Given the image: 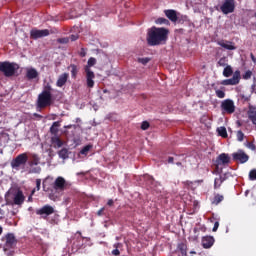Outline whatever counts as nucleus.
I'll return each instance as SVG.
<instances>
[{
  "label": "nucleus",
  "instance_id": "nucleus-1",
  "mask_svg": "<svg viewBox=\"0 0 256 256\" xmlns=\"http://www.w3.org/2000/svg\"><path fill=\"white\" fill-rule=\"evenodd\" d=\"M169 37V30L164 27L153 26L148 30L147 43L150 47H157L158 45H166Z\"/></svg>",
  "mask_w": 256,
  "mask_h": 256
},
{
  "label": "nucleus",
  "instance_id": "nucleus-2",
  "mask_svg": "<svg viewBox=\"0 0 256 256\" xmlns=\"http://www.w3.org/2000/svg\"><path fill=\"white\" fill-rule=\"evenodd\" d=\"M52 88L48 84L45 89L42 91L41 94L38 96V108L45 109L49 106H51L52 103V94H51Z\"/></svg>",
  "mask_w": 256,
  "mask_h": 256
},
{
  "label": "nucleus",
  "instance_id": "nucleus-3",
  "mask_svg": "<svg viewBox=\"0 0 256 256\" xmlns=\"http://www.w3.org/2000/svg\"><path fill=\"white\" fill-rule=\"evenodd\" d=\"M28 160H29V157H28L27 153H21V154L17 155L16 158H14L11 161V167H12V169L18 171L19 169L25 167Z\"/></svg>",
  "mask_w": 256,
  "mask_h": 256
},
{
  "label": "nucleus",
  "instance_id": "nucleus-4",
  "mask_svg": "<svg viewBox=\"0 0 256 256\" xmlns=\"http://www.w3.org/2000/svg\"><path fill=\"white\" fill-rule=\"evenodd\" d=\"M220 109L222 110V113L232 115L235 113L236 107L233 100L226 99L222 101V104H220Z\"/></svg>",
  "mask_w": 256,
  "mask_h": 256
},
{
  "label": "nucleus",
  "instance_id": "nucleus-5",
  "mask_svg": "<svg viewBox=\"0 0 256 256\" xmlns=\"http://www.w3.org/2000/svg\"><path fill=\"white\" fill-rule=\"evenodd\" d=\"M68 188V182L64 177L58 176L53 183V189L56 193L64 192Z\"/></svg>",
  "mask_w": 256,
  "mask_h": 256
},
{
  "label": "nucleus",
  "instance_id": "nucleus-6",
  "mask_svg": "<svg viewBox=\"0 0 256 256\" xmlns=\"http://www.w3.org/2000/svg\"><path fill=\"white\" fill-rule=\"evenodd\" d=\"M5 244L3 246L4 251H9L14 249L17 245V239L13 233H8L4 237Z\"/></svg>",
  "mask_w": 256,
  "mask_h": 256
},
{
  "label": "nucleus",
  "instance_id": "nucleus-7",
  "mask_svg": "<svg viewBox=\"0 0 256 256\" xmlns=\"http://www.w3.org/2000/svg\"><path fill=\"white\" fill-rule=\"evenodd\" d=\"M232 160L239 164H245L249 161V155L239 149L237 152L232 153Z\"/></svg>",
  "mask_w": 256,
  "mask_h": 256
},
{
  "label": "nucleus",
  "instance_id": "nucleus-8",
  "mask_svg": "<svg viewBox=\"0 0 256 256\" xmlns=\"http://www.w3.org/2000/svg\"><path fill=\"white\" fill-rule=\"evenodd\" d=\"M55 213L54 208L51 205H44L40 209L36 210L38 216H42L43 219H47L49 216Z\"/></svg>",
  "mask_w": 256,
  "mask_h": 256
},
{
  "label": "nucleus",
  "instance_id": "nucleus-9",
  "mask_svg": "<svg viewBox=\"0 0 256 256\" xmlns=\"http://www.w3.org/2000/svg\"><path fill=\"white\" fill-rule=\"evenodd\" d=\"M220 10L226 15L233 13L235 11V0H224V3L220 6Z\"/></svg>",
  "mask_w": 256,
  "mask_h": 256
},
{
  "label": "nucleus",
  "instance_id": "nucleus-10",
  "mask_svg": "<svg viewBox=\"0 0 256 256\" xmlns=\"http://www.w3.org/2000/svg\"><path fill=\"white\" fill-rule=\"evenodd\" d=\"M50 35V32L48 29L39 30L37 28H33L30 31V37L31 39H41L42 37H48Z\"/></svg>",
  "mask_w": 256,
  "mask_h": 256
},
{
  "label": "nucleus",
  "instance_id": "nucleus-11",
  "mask_svg": "<svg viewBox=\"0 0 256 256\" xmlns=\"http://www.w3.org/2000/svg\"><path fill=\"white\" fill-rule=\"evenodd\" d=\"M91 66H86L85 67V73H86V83H87V87L89 89H93L94 85H95V74L94 72L90 69Z\"/></svg>",
  "mask_w": 256,
  "mask_h": 256
},
{
  "label": "nucleus",
  "instance_id": "nucleus-12",
  "mask_svg": "<svg viewBox=\"0 0 256 256\" xmlns=\"http://www.w3.org/2000/svg\"><path fill=\"white\" fill-rule=\"evenodd\" d=\"M239 82H240V72L235 71L232 78L222 80L221 85H238Z\"/></svg>",
  "mask_w": 256,
  "mask_h": 256
},
{
  "label": "nucleus",
  "instance_id": "nucleus-13",
  "mask_svg": "<svg viewBox=\"0 0 256 256\" xmlns=\"http://www.w3.org/2000/svg\"><path fill=\"white\" fill-rule=\"evenodd\" d=\"M0 71L4 73L5 77H13V75H15L16 68L14 65H0Z\"/></svg>",
  "mask_w": 256,
  "mask_h": 256
},
{
  "label": "nucleus",
  "instance_id": "nucleus-14",
  "mask_svg": "<svg viewBox=\"0 0 256 256\" xmlns=\"http://www.w3.org/2000/svg\"><path fill=\"white\" fill-rule=\"evenodd\" d=\"M230 162H231V158L229 157V155L226 153H222L218 155V158H216V162H214V166H217V164L226 166Z\"/></svg>",
  "mask_w": 256,
  "mask_h": 256
},
{
  "label": "nucleus",
  "instance_id": "nucleus-15",
  "mask_svg": "<svg viewBox=\"0 0 256 256\" xmlns=\"http://www.w3.org/2000/svg\"><path fill=\"white\" fill-rule=\"evenodd\" d=\"M215 244V239L213 236L202 237V248L210 249Z\"/></svg>",
  "mask_w": 256,
  "mask_h": 256
},
{
  "label": "nucleus",
  "instance_id": "nucleus-16",
  "mask_svg": "<svg viewBox=\"0 0 256 256\" xmlns=\"http://www.w3.org/2000/svg\"><path fill=\"white\" fill-rule=\"evenodd\" d=\"M247 116L249 121L256 126V107L255 106H249L247 111Z\"/></svg>",
  "mask_w": 256,
  "mask_h": 256
},
{
  "label": "nucleus",
  "instance_id": "nucleus-17",
  "mask_svg": "<svg viewBox=\"0 0 256 256\" xmlns=\"http://www.w3.org/2000/svg\"><path fill=\"white\" fill-rule=\"evenodd\" d=\"M218 45L228 51H235L236 49V46L230 41H220L218 42Z\"/></svg>",
  "mask_w": 256,
  "mask_h": 256
},
{
  "label": "nucleus",
  "instance_id": "nucleus-18",
  "mask_svg": "<svg viewBox=\"0 0 256 256\" xmlns=\"http://www.w3.org/2000/svg\"><path fill=\"white\" fill-rule=\"evenodd\" d=\"M26 77H27L28 81H32L33 79H38L39 73L37 72L36 69L29 68V69H27Z\"/></svg>",
  "mask_w": 256,
  "mask_h": 256
},
{
  "label": "nucleus",
  "instance_id": "nucleus-19",
  "mask_svg": "<svg viewBox=\"0 0 256 256\" xmlns=\"http://www.w3.org/2000/svg\"><path fill=\"white\" fill-rule=\"evenodd\" d=\"M166 17H168L170 19V21L172 22H177L178 21V16H177V12L173 9H168L164 11Z\"/></svg>",
  "mask_w": 256,
  "mask_h": 256
},
{
  "label": "nucleus",
  "instance_id": "nucleus-20",
  "mask_svg": "<svg viewBox=\"0 0 256 256\" xmlns=\"http://www.w3.org/2000/svg\"><path fill=\"white\" fill-rule=\"evenodd\" d=\"M25 201V197L23 195V192L21 190H18L14 197V204L15 205H22Z\"/></svg>",
  "mask_w": 256,
  "mask_h": 256
},
{
  "label": "nucleus",
  "instance_id": "nucleus-21",
  "mask_svg": "<svg viewBox=\"0 0 256 256\" xmlns=\"http://www.w3.org/2000/svg\"><path fill=\"white\" fill-rule=\"evenodd\" d=\"M68 77H69L68 73H63L62 75H60L57 80V87H63L67 82Z\"/></svg>",
  "mask_w": 256,
  "mask_h": 256
},
{
  "label": "nucleus",
  "instance_id": "nucleus-22",
  "mask_svg": "<svg viewBox=\"0 0 256 256\" xmlns=\"http://www.w3.org/2000/svg\"><path fill=\"white\" fill-rule=\"evenodd\" d=\"M51 142L54 148H61L63 146V141L58 136L52 137Z\"/></svg>",
  "mask_w": 256,
  "mask_h": 256
},
{
  "label": "nucleus",
  "instance_id": "nucleus-23",
  "mask_svg": "<svg viewBox=\"0 0 256 256\" xmlns=\"http://www.w3.org/2000/svg\"><path fill=\"white\" fill-rule=\"evenodd\" d=\"M224 200V196L221 194H214V199H212V205L218 206Z\"/></svg>",
  "mask_w": 256,
  "mask_h": 256
},
{
  "label": "nucleus",
  "instance_id": "nucleus-24",
  "mask_svg": "<svg viewBox=\"0 0 256 256\" xmlns=\"http://www.w3.org/2000/svg\"><path fill=\"white\" fill-rule=\"evenodd\" d=\"M224 182H225V178L222 177V176L217 177L216 179H214V190L219 189Z\"/></svg>",
  "mask_w": 256,
  "mask_h": 256
},
{
  "label": "nucleus",
  "instance_id": "nucleus-25",
  "mask_svg": "<svg viewBox=\"0 0 256 256\" xmlns=\"http://www.w3.org/2000/svg\"><path fill=\"white\" fill-rule=\"evenodd\" d=\"M40 163V159L38 157L37 154H33L31 161H29V166L33 167V166H38V164Z\"/></svg>",
  "mask_w": 256,
  "mask_h": 256
},
{
  "label": "nucleus",
  "instance_id": "nucleus-26",
  "mask_svg": "<svg viewBox=\"0 0 256 256\" xmlns=\"http://www.w3.org/2000/svg\"><path fill=\"white\" fill-rule=\"evenodd\" d=\"M218 132V136L226 139L228 138V133L225 127H218V130H216Z\"/></svg>",
  "mask_w": 256,
  "mask_h": 256
},
{
  "label": "nucleus",
  "instance_id": "nucleus-27",
  "mask_svg": "<svg viewBox=\"0 0 256 256\" xmlns=\"http://www.w3.org/2000/svg\"><path fill=\"white\" fill-rule=\"evenodd\" d=\"M59 158L66 160L68 159V149L67 148H63L58 152Z\"/></svg>",
  "mask_w": 256,
  "mask_h": 256
},
{
  "label": "nucleus",
  "instance_id": "nucleus-28",
  "mask_svg": "<svg viewBox=\"0 0 256 256\" xmlns=\"http://www.w3.org/2000/svg\"><path fill=\"white\" fill-rule=\"evenodd\" d=\"M59 126H60L59 122H54L52 127L50 128V133L52 135H57V133L59 132V130H58Z\"/></svg>",
  "mask_w": 256,
  "mask_h": 256
},
{
  "label": "nucleus",
  "instance_id": "nucleus-29",
  "mask_svg": "<svg viewBox=\"0 0 256 256\" xmlns=\"http://www.w3.org/2000/svg\"><path fill=\"white\" fill-rule=\"evenodd\" d=\"M223 75L224 77H231L233 75V68L231 66H226V68H224Z\"/></svg>",
  "mask_w": 256,
  "mask_h": 256
},
{
  "label": "nucleus",
  "instance_id": "nucleus-30",
  "mask_svg": "<svg viewBox=\"0 0 256 256\" xmlns=\"http://www.w3.org/2000/svg\"><path fill=\"white\" fill-rule=\"evenodd\" d=\"M93 148V145L89 144L83 147V149L81 150V155L87 156L88 152Z\"/></svg>",
  "mask_w": 256,
  "mask_h": 256
},
{
  "label": "nucleus",
  "instance_id": "nucleus-31",
  "mask_svg": "<svg viewBox=\"0 0 256 256\" xmlns=\"http://www.w3.org/2000/svg\"><path fill=\"white\" fill-rule=\"evenodd\" d=\"M245 147L252 152H256V145L254 144V142H246Z\"/></svg>",
  "mask_w": 256,
  "mask_h": 256
},
{
  "label": "nucleus",
  "instance_id": "nucleus-32",
  "mask_svg": "<svg viewBox=\"0 0 256 256\" xmlns=\"http://www.w3.org/2000/svg\"><path fill=\"white\" fill-rule=\"evenodd\" d=\"M244 137H245V135H244V133L241 130L237 131L236 138H237L238 142H243L244 141Z\"/></svg>",
  "mask_w": 256,
  "mask_h": 256
},
{
  "label": "nucleus",
  "instance_id": "nucleus-33",
  "mask_svg": "<svg viewBox=\"0 0 256 256\" xmlns=\"http://www.w3.org/2000/svg\"><path fill=\"white\" fill-rule=\"evenodd\" d=\"M156 23H157V24L170 25V21H169L168 19H166V18H163V17L158 18V19L156 20Z\"/></svg>",
  "mask_w": 256,
  "mask_h": 256
},
{
  "label": "nucleus",
  "instance_id": "nucleus-34",
  "mask_svg": "<svg viewBox=\"0 0 256 256\" xmlns=\"http://www.w3.org/2000/svg\"><path fill=\"white\" fill-rule=\"evenodd\" d=\"M249 180L256 181V169H252L249 171Z\"/></svg>",
  "mask_w": 256,
  "mask_h": 256
},
{
  "label": "nucleus",
  "instance_id": "nucleus-35",
  "mask_svg": "<svg viewBox=\"0 0 256 256\" xmlns=\"http://www.w3.org/2000/svg\"><path fill=\"white\" fill-rule=\"evenodd\" d=\"M252 75H253L252 71L251 70H247L242 75V79H245V80L251 79Z\"/></svg>",
  "mask_w": 256,
  "mask_h": 256
},
{
  "label": "nucleus",
  "instance_id": "nucleus-36",
  "mask_svg": "<svg viewBox=\"0 0 256 256\" xmlns=\"http://www.w3.org/2000/svg\"><path fill=\"white\" fill-rule=\"evenodd\" d=\"M216 97H218V99H224V97H226V94L223 90H216Z\"/></svg>",
  "mask_w": 256,
  "mask_h": 256
},
{
  "label": "nucleus",
  "instance_id": "nucleus-37",
  "mask_svg": "<svg viewBox=\"0 0 256 256\" xmlns=\"http://www.w3.org/2000/svg\"><path fill=\"white\" fill-rule=\"evenodd\" d=\"M149 61H151V59L148 57L138 59V63H141L142 65H147V63H149Z\"/></svg>",
  "mask_w": 256,
  "mask_h": 256
},
{
  "label": "nucleus",
  "instance_id": "nucleus-38",
  "mask_svg": "<svg viewBox=\"0 0 256 256\" xmlns=\"http://www.w3.org/2000/svg\"><path fill=\"white\" fill-rule=\"evenodd\" d=\"M150 128V123L148 121H143L141 129L147 131Z\"/></svg>",
  "mask_w": 256,
  "mask_h": 256
},
{
  "label": "nucleus",
  "instance_id": "nucleus-39",
  "mask_svg": "<svg viewBox=\"0 0 256 256\" xmlns=\"http://www.w3.org/2000/svg\"><path fill=\"white\" fill-rule=\"evenodd\" d=\"M57 43H61L62 45H66L67 43H69V38L65 37V38H59L57 40Z\"/></svg>",
  "mask_w": 256,
  "mask_h": 256
},
{
  "label": "nucleus",
  "instance_id": "nucleus-40",
  "mask_svg": "<svg viewBox=\"0 0 256 256\" xmlns=\"http://www.w3.org/2000/svg\"><path fill=\"white\" fill-rule=\"evenodd\" d=\"M40 172H41V167L32 168L29 171L30 174H40Z\"/></svg>",
  "mask_w": 256,
  "mask_h": 256
},
{
  "label": "nucleus",
  "instance_id": "nucleus-41",
  "mask_svg": "<svg viewBox=\"0 0 256 256\" xmlns=\"http://www.w3.org/2000/svg\"><path fill=\"white\" fill-rule=\"evenodd\" d=\"M71 73H72V77H76L77 73H78V70H77V67L76 66H73L72 67V70H71Z\"/></svg>",
  "mask_w": 256,
  "mask_h": 256
},
{
  "label": "nucleus",
  "instance_id": "nucleus-42",
  "mask_svg": "<svg viewBox=\"0 0 256 256\" xmlns=\"http://www.w3.org/2000/svg\"><path fill=\"white\" fill-rule=\"evenodd\" d=\"M80 57H86L87 55V50L85 48H81L79 52Z\"/></svg>",
  "mask_w": 256,
  "mask_h": 256
},
{
  "label": "nucleus",
  "instance_id": "nucleus-43",
  "mask_svg": "<svg viewBox=\"0 0 256 256\" xmlns=\"http://www.w3.org/2000/svg\"><path fill=\"white\" fill-rule=\"evenodd\" d=\"M37 191H40L41 189V179L36 180V188H34Z\"/></svg>",
  "mask_w": 256,
  "mask_h": 256
},
{
  "label": "nucleus",
  "instance_id": "nucleus-44",
  "mask_svg": "<svg viewBox=\"0 0 256 256\" xmlns=\"http://www.w3.org/2000/svg\"><path fill=\"white\" fill-rule=\"evenodd\" d=\"M97 63V60L93 57H91L89 60H88V65H96Z\"/></svg>",
  "mask_w": 256,
  "mask_h": 256
},
{
  "label": "nucleus",
  "instance_id": "nucleus-45",
  "mask_svg": "<svg viewBox=\"0 0 256 256\" xmlns=\"http://www.w3.org/2000/svg\"><path fill=\"white\" fill-rule=\"evenodd\" d=\"M219 225H220L219 221L214 222V227L212 228V232H217Z\"/></svg>",
  "mask_w": 256,
  "mask_h": 256
},
{
  "label": "nucleus",
  "instance_id": "nucleus-46",
  "mask_svg": "<svg viewBox=\"0 0 256 256\" xmlns=\"http://www.w3.org/2000/svg\"><path fill=\"white\" fill-rule=\"evenodd\" d=\"M112 255H113V256H120V251H119V249L115 248L114 250H112Z\"/></svg>",
  "mask_w": 256,
  "mask_h": 256
},
{
  "label": "nucleus",
  "instance_id": "nucleus-47",
  "mask_svg": "<svg viewBox=\"0 0 256 256\" xmlns=\"http://www.w3.org/2000/svg\"><path fill=\"white\" fill-rule=\"evenodd\" d=\"M49 198L51 200H55L57 198V195L55 193H53V190L51 191V193H49Z\"/></svg>",
  "mask_w": 256,
  "mask_h": 256
},
{
  "label": "nucleus",
  "instance_id": "nucleus-48",
  "mask_svg": "<svg viewBox=\"0 0 256 256\" xmlns=\"http://www.w3.org/2000/svg\"><path fill=\"white\" fill-rule=\"evenodd\" d=\"M122 243H120V242H117V243H115L114 245H113V247L115 248V249H120V248H122Z\"/></svg>",
  "mask_w": 256,
  "mask_h": 256
},
{
  "label": "nucleus",
  "instance_id": "nucleus-49",
  "mask_svg": "<svg viewBox=\"0 0 256 256\" xmlns=\"http://www.w3.org/2000/svg\"><path fill=\"white\" fill-rule=\"evenodd\" d=\"M250 59H251L252 63H254V65H256V57L254 56L253 53H250Z\"/></svg>",
  "mask_w": 256,
  "mask_h": 256
},
{
  "label": "nucleus",
  "instance_id": "nucleus-50",
  "mask_svg": "<svg viewBox=\"0 0 256 256\" xmlns=\"http://www.w3.org/2000/svg\"><path fill=\"white\" fill-rule=\"evenodd\" d=\"M78 38H79L78 35L72 34V35L70 36L71 41H77Z\"/></svg>",
  "mask_w": 256,
  "mask_h": 256
},
{
  "label": "nucleus",
  "instance_id": "nucleus-51",
  "mask_svg": "<svg viewBox=\"0 0 256 256\" xmlns=\"http://www.w3.org/2000/svg\"><path fill=\"white\" fill-rule=\"evenodd\" d=\"M104 211H105V207H102V208L97 212L98 216H103Z\"/></svg>",
  "mask_w": 256,
  "mask_h": 256
},
{
  "label": "nucleus",
  "instance_id": "nucleus-52",
  "mask_svg": "<svg viewBox=\"0 0 256 256\" xmlns=\"http://www.w3.org/2000/svg\"><path fill=\"white\" fill-rule=\"evenodd\" d=\"M107 205H108L109 207H112V206L114 205L113 199H109Z\"/></svg>",
  "mask_w": 256,
  "mask_h": 256
},
{
  "label": "nucleus",
  "instance_id": "nucleus-53",
  "mask_svg": "<svg viewBox=\"0 0 256 256\" xmlns=\"http://www.w3.org/2000/svg\"><path fill=\"white\" fill-rule=\"evenodd\" d=\"M33 116H34L35 118H37V119H40V120L43 118V116L40 115V114H38V113H34Z\"/></svg>",
  "mask_w": 256,
  "mask_h": 256
},
{
  "label": "nucleus",
  "instance_id": "nucleus-54",
  "mask_svg": "<svg viewBox=\"0 0 256 256\" xmlns=\"http://www.w3.org/2000/svg\"><path fill=\"white\" fill-rule=\"evenodd\" d=\"M0 65H15V63H10V62H0Z\"/></svg>",
  "mask_w": 256,
  "mask_h": 256
},
{
  "label": "nucleus",
  "instance_id": "nucleus-55",
  "mask_svg": "<svg viewBox=\"0 0 256 256\" xmlns=\"http://www.w3.org/2000/svg\"><path fill=\"white\" fill-rule=\"evenodd\" d=\"M173 163H174V158L168 157V164H173Z\"/></svg>",
  "mask_w": 256,
  "mask_h": 256
},
{
  "label": "nucleus",
  "instance_id": "nucleus-56",
  "mask_svg": "<svg viewBox=\"0 0 256 256\" xmlns=\"http://www.w3.org/2000/svg\"><path fill=\"white\" fill-rule=\"evenodd\" d=\"M224 61L225 59H220V61H218V65H225Z\"/></svg>",
  "mask_w": 256,
  "mask_h": 256
},
{
  "label": "nucleus",
  "instance_id": "nucleus-57",
  "mask_svg": "<svg viewBox=\"0 0 256 256\" xmlns=\"http://www.w3.org/2000/svg\"><path fill=\"white\" fill-rule=\"evenodd\" d=\"M35 192H36V190L33 189L32 192H31V196L29 197V201L32 199V196L34 195Z\"/></svg>",
  "mask_w": 256,
  "mask_h": 256
},
{
  "label": "nucleus",
  "instance_id": "nucleus-58",
  "mask_svg": "<svg viewBox=\"0 0 256 256\" xmlns=\"http://www.w3.org/2000/svg\"><path fill=\"white\" fill-rule=\"evenodd\" d=\"M176 166L181 167L182 163L181 162H176Z\"/></svg>",
  "mask_w": 256,
  "mask_h": 256
},
{
  "label": "nucleus",
  "instance_id": "nucleus-59",
  "mask_svg": "<svg viewBox=\"0 0 256 256\" xmlns=\"http://www.w3.org/2000/svg\"><path fill=\"white\" fill-rule=\"evenodd\" d=\"M2 233H3V228L2 226H0V236L2 235Z\"/></svg>",
  "mask_w": 256,
  "mask_h": 256
},
{
  "label": "nucleus",
  "instance_id": "nucleus-60",
  "mask_svg": "<svg viewBox=\"0 0 256 256\" xmlns=\"http://www.w3.org/2000/svg\"><path fill=\"white\" fill-rule=\"evenodd\" d=\"M72 125L65 126V129H71Z\"/></svg>",
  "mask_w": 256,
  "mask_h": 256
},
{
  "label": "nucleus",
  "instance_id": "nucleus-61",
  "mask_svg": "<svg viewBox=\"0 0 256 256\" xmlns=\"http://www.w3.org/2000/svg\"><path fill=\"white\" fill-rule=\"evenodd\" d=\"M149 181H150L151 183H153V181H154L153 177H149Z\"/></svg>",
  "mask_w": 256,
  "mask_h": 256
},
{
  "label": "nucleus",
  "instance_id": "nucleus-62",
  "mask_svg": "<svg viewBox=\"0 0 256 256\" xmlns=\"http://www.w3.org/2000/svg\"><path fill=\"white\" fill-rule=\"evenodd\" d=\"M2 214V209L0 208V215Z\"/></svg>",
  "mask_w": 256,
  "mask_h": 256
},
{
  "label": "nucleus",
  "instance_id": "nucleus-63",
  "mask_svg": "<svg viewBox=\"0 0 256 256\" xmlns=\"http://www.w3.org/2000/svg\"><path fill=\"white\" fill-rule=\"evenodd\" d=\"M77 234L81 235V232H80V231H78V232H77Z\"/></svg>",
  "mask_w": 256,
  "mask_h": 256
},
{
  "label": "nucleus",
  "instance_id": "nucleus-64",
  "mask_svg": "<svg viewBox=\"0 0 256 256\" xmlns=\"http://www.w3.org/2000/svg\"><path fill=\"white\" fill-rule=\"evenodd\" d=\"M254 17L256 18V13H254Z\"/></svg>",
  "mask_w": 256,
  "mask_h": 256
}]
</instances>
